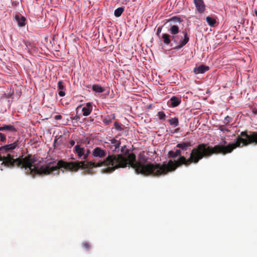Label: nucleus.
Instances as JSON below:
<instances>
[{"mask_svg":"<svg viewBox=\"0 0 257 257\" xmlns=\"http://www.w3.org/2000/svg\"><path fill=\"white\" fill-rule=\"evenodd\" d=\"M114 118V114H111L110 115H107L106 117H105L103 120V122L106 124H109Z\"/></svg>","mask_w":257,"mask_h":257,"instance_id":"4468645a","label":"nucleus"},{"mask_svg":"<svg viewBox=\"0 0 257 257\" xmlns=\"http://www.w3.org/2000/svg\"><path fill=\"white\" fill-rule=\"evenodd\" d=\"M106 151L99 147L95 148L92 152V156L94 158H98L99 159H103L105 158V159H104L103 161H105L106 159L108 157L107 156L106 157Z\"/></svg>","mask_w":257,"mask_h":257,"instance_id":"423d86ee","label":"nucleus"},{"mask_svg":"<svg viewBox=\"0 0 257 257\" xmlns=\"http://www.w3.org/2000/svg\"><path fill=\"white\" fill-rule=\"evenodd\" d=\"M231 120L232 118L231 117L227 116L224 118V123L227 124L228 123H229L231 121Z\"/></svg>","mask_w":257,"mask_h":257,"instance_id":"412c9836","label":"nucleus"},{"mask_svg":"<svg viewBox=\"0 0 257 257\" xmlns=\"http://www.w3.org/2000/svg\"><path fill=\"white\" fill-rule=\"evenodd\" d=\"M171 35L168 34H163L162 38L164 43L166 45H169L171 42V40L177 45L175 48L180 49L184 46L189 41V37L187 35V32H183L184 38L183 36L178 35V34L179 32V28L177 25L172 26L169 30Z\"/></svg>","mask_w":257,"mask_h":257,"instance_id":"20e7f679","label":"nucleus"},{"mask_svg":"<svg viewBox=\"0 0 257 257\" xmlns=\"http://www.w3.org/2000/svg\"><path fill=\"white\" fill-rule=\"evenodd\" d=\"M254 13L255 14V16L257 17V10H254Z\"/></svg>","mask_w":257,"mask_h":257,"instance_id":"7c9ffc66","label":"nucleus"},{"mask_svg":"<svg viewBox=\"0 0 257 257\" xmlns=\"http://www.w3.org/2000/svg\"><path fill=\"white\" fill-rule=\"evenodd\" d=\"M209 69V67L208 66L201 65L197 68H195L194 69V72L195 74H202L207 71Z\"/></svg>","mask_w":257,"mask_h":257,"instance_id":"f8f14e48","label":"nucleus"},{"mask_svg":"<svg viewBox=\"0 0 257 257\" xmlns=\"http://www.w3.org/2000/svg\"><path fill=\"white\" fill-rule=\"evenodd\" d=\"M107 147H109L112 151H116L120 146V142L117 138H114L110 140L109 142H105Z\"/></svg>","mask_w":257,"mask_h":257,"instance_id":"0eeeda50","label":"nucleus"},{"mask_svg":"<svg viewBox=\"0 0 257 257\" xmlns=\"http://www.w3.org/2000/svg\"><path fill=\"white\" fill-rule=\"evenodd\" d=\"M114 125H115V127H116V128H117L118 127H119V125L118 123L117 122H115V123H114Z\"/></svg>","mask_w":257,"mask_h":257,"instance_id":"c85d7f7f","label":"nucleus"},{"mask_svg":"<svg viewBox=\"0 0 257 257\" xmlns=\"http://www.w3.org/2000/svg\"><path fill=\"white\" fill-rule=\"evenodd\" d=\"M15 19L20 27H23L25 25L26 19L24 17L20 15H17Z\"/></svg>","mask_w":257,"mask_h":257,"instance_id":"ddd939ff","label":"nucleus"},{"mask_svg":"<svg viewBox=\"0 0 257 257\" xmlns=\"http://www.w3.org/2000/svg\"><path fill=\"white\" fill-rule=\"evenodd\" d=\"M123 11H124V8L122 7H119V8L116 9L114 11V16L116 17H120L122 13H123Z\"/></svg>","mask_w":257,"mask_h":257,"instance_id":"a211bd4d","label":"nucleus"},{"mask_svg":"<svg viewBox=\"0 0 257 257\" xmlns=\"http://www.w3.org/2000/svg\"><path fill=\"white\" fill-rule=\"evenodd\" d=\"M75 141L74 140H71L69 142V145L70 146L69 147L70 148H71L72 146H73L75 145Z\"/></svg>","mask_w":257,"mask_h":257,"instance_id":"bb28decb","label":"nucleus"},{"mask_svg":"<svg viewBox=\"0 0 257 257\" xmlns=\"http://www.w3.org/2000/svg\"><path fill=\"white\" fill-rule=\"evenodd\" d=\"M161 30H162V28L159 27L157 29V34H159V33H160L161 31Z\"/></svg>","mask_w":257,"mask_h":257,"instance_id":"cd10ccee","label":"nucleus"},{"mask_svg":"<svg viewBox=\"0 0 257 257\" xmlns=\"http://www.w3.org/2000/svg\"><path fill=\"white\" fill-rule=\"evenodd\" d=\"M243 140L240 134L236 139L234 143L229 144L227 146L218 145L214 147H210L207 144H201L193 148L188 158H186L182 153L192 147L190 142H185L178 144L176 147L179 148L176 151H170L169 156L170 158H179L174 161L170 160L167 163L162 165L160 164H152L148 163L147 159L141 155L140 156L138 161H134V169L136 172L145 175L159 176L166 175L168 172L175 170L177 167L184 165L189 166L191 164H197L204 157H208L214 154H222L223 155L231 153L237 147H243Z\"/></svg>","mask_w":257,"mask_h":257,"instance_id":"f257e3e1","label":"nucleus"},{"mask_svg":"<svg viewBox=\"0 0 257 257\" xmlns=\"http://www.w3.org/2000/svg\"><path fill=\"white\" fill-rule=\"evenodd\" d=\"M197 10L200 13H202L205 10V5L203 0H194Z\"/></svg>","mask_w":257,"mask_h":257,"instance_id":"6e6552de","label":"nucleus"},{"mask_svg":"<svg viewBox=\"0 0 257 257\" xmlns=\"http://www.w3.org/2000/svg\"><path fill=\"white\" fill-rule=\"evenodd\" d=\"M243 140V146L257 144V132L243 131L240 134Z\"/></svg>","mask_w":257,"mask_h":257,"instance_id":"39448f33","label":"nucleus"},{"mask_svg":"<svg viewBox=\"0 0 257 257\" xmlns=\"http://www.w3.org/2000/svg\"><path fill=\"white\" fill-rule=\"evenodd\" d=\"M0 131H6L10 133H15L17 131V130L13 125L4 124L0 126Z\"/></svg>","mask_w":257,"mask_h":257,"instance_id":"9b49d317","label":"nucleus"},{"mask_svg":"<svg viewBox=\"0 0 257 257\" xmlns=\"http://www.w3.org/2000/svg\"><path fill=\"white\" fill-rule=\"evenodd\" d=\"M157 115L160 120L164 119L166 116V114L163 111L158 112Z\"/></svg>","mask_w":257,"mask_h":257,"instance_id":"6ab92c4d","label":"nucleus"},{"mask_svg":"<svg viewBox=\"0 0 257 257\" xmlns=\"http://www.w3.org/2000/svg\"><path fill=\"white\" fill-rule=\"evenodd\" d=\"M92 90L98 93H102L105 91V89L99 84H94L92 86Z\"/></svg>","mask_w":257,"mask_h":257,"instance_id":"2eb2a0df","label":"nucleus"},{"mask_svg":"<svg viewBox=\"0 0 257 257\" xmlns=\"http://www.w3.org/2000/svg\"><path fill=\"white\" fill-rule=\"evenodd\" d=\"M169 122L171 125H173L174 127L178 126L179 124V120L177 117H173L169 119Z\"/></svg>","mask_w":257,"mask_h":257,"instance_id":"f3484780","label":"nucleus"},{"mask_svg":"<svg viewBox=\"0 0 257 257\" xmlns=\"http://www.w3.org/2000/svg\"><path fill=\"white\" fill-rule=\"evenodd\" d=\"M62 118V116L61 115H57L54 116L55 120H60Z\"/></svg>","mask_w":257,"mask_h":257,"instance_id":"a878e982","label":"nucleus"},{"mask_svg":"<svg viewBox=\"0 0 257 257\" xmlns=\"http://www.w3.org/2000/svg\"><path fill=\"white\" fill-rule=\"evenodd\" d=\"M206 20L208 24L211 27H214L216 23V19L209 16L206 17Z\"/></svg>","mask_w":257,"mask_h":257,"instance_id":"dca6fc26","label":"nucleus"},{"mask_svg":"<svg viewBox=\"0 0 257 257\" xmlns=\"http://www.w3.org/2000/svg\"><path fill=\"white\" fill-rule=\"evenodd\" d=\"M73 152L82 161L70 163L62 161H51L44 164L43 170L45 171L44 175H58L60 170L63 171V169L70 171H76L80 168L86 169L103 166H108V172H111L118 167H124L127 165L134 168L135 155L128 150L123 155H110L105 161L96 163L88 161L90 154V151L88 149H85L79 145H76L73 148Z\"/></svg>","mask_w":257,"mask_h":257,"instance_id":"f03ea898","label":"nucleus"},{"mask_svg":"<svg viewBox=\"0 0 257 257\" xmlns=\"http://www.w3.org/2000/svg\"><path fill=\"white\" fill-rule=\"evenodd\" d=\"M123 4H126V3H123Z\"/></svg>","mask_w":257,"mask_h":257,"instance_id":"2f4dec72","label":"nucleus"},{"mask_svg":"<svg viewBox=\"0 0 257 257\" xmlns=\"http://www.w3.org/2000/svg\"><path fill=\"white\" fill-rule=\"evenodd\" d=\"M219 130L221 131H226V132L228 131V130L223 125L220 126Z\"/></svg>","mask_w":257,"mask_h":257,"instance_id":"b1692460","label":"nucleus"},{"mask_svg":"<svg viewBox=\"0 0 257 257\" xmlns=\"http://www.w3.org/2000/svg\"><path fill=\"white\" fill-rule=\"evenodd\" d=\"M20 147V141L17 140L13 143L0 147V160L3 161V164L8 167L17 166L24 169L25 172L28 175H44V164L42 165L40 161L32 155H28L24 158L15 159L10 155V153Z\"/></svg>","mask_w":257,"mask_h":257,"instance_id":"7ed1b4c3","label":"nucleus"},{"mask_svg":"<svg viewBox=\"0 0 257 257\" xmlns=\"http://www.w3.org/2000/svg\"><path fill=\"white\" fill-rule=\"evenodd\" d=\"M170 21H178L179 22H181V19L177 17H173L170 19Z\"/></svg>","mask_w":257,"mask_h":257,"instance_id":"5701e85b","label":"nucleus"},{"mask_svg":"<svg viewBox=\"0 0 257 257\" xmlns=\"http://www.w3.org/2000/svg\"><path fill=\"white\" fill-rule=\"evenodd\" d=\"M92 110V105L91 102H88L86 104V106L82 108V111L83 115L86 116L89 115Z\"/></svg>","mask_w":257,"mask_h":257,"instance_id":"1a4fd4ad","label":"nucleus"},{"mask_svg":"<svg viewBox=\"0 0 257 257\" xmlns=\"http://www.w3.org/2000/svg\"><path fill=\"white\" fill-rule=\"evenodd\" d=\"M58 94L60 96L63 97V96H65V92L62 90H60Z\"/></svg>","mask_w":257,"mask_h":257,"instance_id":"393cba45","label":"nucleus"},{"mask_svg":"<svg viewBox=\"0 0 257 257\" xmlns=\"http://www.w3.org/2000/svg\"><path fill=\"white\" fill-rule=\"evenodd\" d=\"M181 98L177 96L172 97L169 100V105L172 107L178 106L181 103Z\"/></svg>","mask_w":257,"mask_h":257,"instance_id":"9d476101","label":"nucleus"},{"mask_svg":"<svg viewBox=\"0 0 257 257\" xmlns=\"http://www.w3.org/2000/svg\"><path fill=\"white\" fill-rule=\"evenodd\" d=\"M58 88L60 90H62L64 89V86L63 84L62 81H59L58 82Z\"/></svg>","mask_w":257,"mask_h":257,"instance_id":"aec40b11","label":"nucleus"},{"mask_svg":"<svg viewBox=\"0 0 257 257\" xmlns=\"http://www.w3.org/2000/svg\"><path fill=\"white\" fill-rule=\"evenodd\" d=\"M125 148V146L122 147L121 149V151L122 152L123 151V149Z\"/></svg>","mask_w":257,"mask_h":257,"instance_id":"c756f323","label":"nucleus"},{"mask_svg":"<svg viewBox=\"0 0 257 257\" xmlns=\"http://www.w3.org/2000/svg\"><path fill=\"white\" fill-rule=\"evenodd\" d=\"M6 141V136L0 133V142H5Z\"/></svg>","mask_w":257,"mask_h":257,"instance_id":"4be33fe9","label":"nucleus"}]
</instances>
